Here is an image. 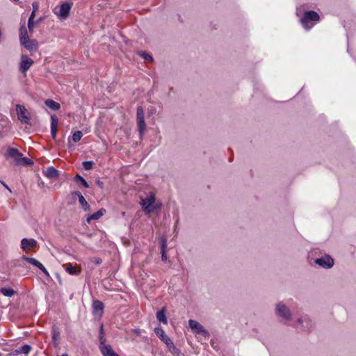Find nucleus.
<instances>
[{
	"label": "nucleus",
	"instance_id": "obj_41",
	"mask_svg": "<svg viewBox=\"0 0 356 356\" xmlns=\"http://www.w3.org/2000/svg\"><path fill=\"white\" fill-rule=\"evenodd\" d=\"M298 322H299V323H302V319H301V318L298 319Z\"/></svg>",
	"mask_w": 356,
	"mask_h": 356
},
{
	"label": "nucleus",
	"instance_id": "obj_1",
	"mask_svg": "<svg viewBox=\"0 0 356 356\" xmlns=\"http://www.w3.org/2000/svg\"><path fill=\"white\" fill-rule=\"evenodd\" d=\"M319 20V15L315 11L309 10L304 12L300 19V23L306 30H309Z\"/></svg>",
	"mask_w": 356,
	"mask_h": 356
},
{
	"label": "nucleus",
	"instance_id": "obj_36",
	"mask_svg": "<svg viewBox=\"0 0 356 356\" xmlns=\"http://www.w3.org/2000/svg\"><path fill=\"white\" fill-rule=\"evenodd\" d=\"M32 6H33V11L36 13L38 11V8H39L38 3L33 2L32 3Z\"/></svg>",
	"mask_w": 356,
	"mask_h": 356
},
{
	"label": "nucleus",
	"instance_id": "obj_12",
	"mask_svg": "<svg viewBox=\"0 0 356 356\" xmlns=\"http://www.w3.org/2000/svg\"><path fill=\"white\" fill-rule=\"evenodd\" d=\"M92 313L95 316H98L99 317L102 316L104 313V305L102 301L99 300H94L92 302Z\"/></svg>",
	"mask_w": 356,
	"mask_h": 356
},
{
	"label": "nucleus",
	"instance_id": "obj_22",
	"mask_svg": "<svg viewBox=\"0 0 356 356\" xmlns=\"http://www.w3.org/2000/svg\"><path fill=\"white\" fill-rule=\"evenodd\" d=\"M29 38V36L28 35V31H27V29H26L25 24H24L20 26V29H19L20 42H22L26 40H28Z\"/></svg>",
	"mask_w": 356,
	"mask_h": 356
},
{
	"label": "nucleus",
	"instance_id": "obj_30",
	"mask_svg": "<svg viewBox=\"0 0 356 356\" xmlns=\"http://www.w3.org/2000/svg\"><path fill=\"white\" fill-rule=\"evenodd\" d=\"M33 162L31 161V160L29 158H26V157H22L20 158L19 159V161L18 162L17 165H31L32 164Z\"/></svg>",
	"mask_w": 356,
	"mask_h": 356
},
{
	"label": "nucleus",
	"instance_id": "obj_10",
	"mask_svg": "<svg viewBox=\"0 0 356 356\" xmlns=\"http://www.w3.org/2000/svg\"><path fill=\"white\" fill-rule=\"evenodd\" d=\"M315 262L324 268H331L334 265L333 259L328 255L316 259Z\"/></svg>",
	"mask_w": 356,
	"mask_h": 356
},
{
	"label": "nucleus",
	"instance_id": "obj_17",
	"mask_svg": "<svg viewBox=\"0 0 356 356\" xmlns=\"http://www.w3.org/2000/svg\"><path fill=\"white\" fill-rule=\"evenodd\" d=\"M6 155L9 157L14 159V160L16 162V164L18 163L21 156H22V154L20 153L17 149L10 147L8 148Z\"/></svg>",
	"mask_w": 356,
	"mask_h": 356
},
{
	"label": "nucleus",
	"instance_id": "obj_13",
	"mask_svg": "<svg viewBox=\"0 0 356 356\" xmlns=\"http://www.w3.org/2000/svg\"><path fill=\"white\" fill-rule=\"evenodd\" d=\"M22 259L25 261H26L30 264H32L36 267H38L39 269H40L46 275L49 276V274L47 271V270L45 268V267L43 266L42 263H40L39 261L35 259V258L31 257H27L26 256H23Z\"/></svg>",
	"mask_w": 356,
	"mask_h": 356
},
{
	"label": "nucleus",
	"instance_id": "obj_14",
	"mask_svg": "<svg viewBox=\"0 0 356 356\" xmlns=\"http://www.w3.org/2000/svg\"><path fill=\"white\" fill-rule=\"evenodd\" d=\"M277 313L285 318L286 320H289L291 318V312L286 308L285 305L282 303H279L277 305Z\"/></svg>",
	"mask_w": 356,
	"mask_h": 356
},
{
	"label": "nucleus",
	"instance_id": "obj_16",
	"mask_svg": "<svg viewBox=\"0 0 356 356\" xmlns=\"http://www.w3.org/2000/svg\"><path fill=\"white\" fill-rule=\"evenodd\" d=\"M21 44L30 51H35L38 49V42L36 40H31L29 38L22 42Z\"/></svg>",
	"mask_w": 356,
	"mask_h": 356
},
{
	"label": "nucleus",
	"instance_id": "obj_5",
	"mask_svg": "<svg viewBox=\"0 0 356 356\" xmlns=\"http://www.w3.org/2000/svg\"><path fill=\"white\" fill-rule=\"evenodd\" d=\"M137 127L140 136L142 138L146 130V124L145 122L143 108L140 106L137 108Z\"/></svg>",
	"mask_w": 356,
	"mask_h": 356
},
{
	"label": "nucleus",
	"instance_id": "obj_6",
	"mask_svg": "<svg viewBox=\"0 0 356 356\" xmlns=\"http://www.w3.org/2000/svg\"><path fill=\"white\" fill-rule=\"evenodd\" d=\"M188 325L194 333L202 334L204 337H209V332L197 321L189 320Z\"/></svg>",
	"mask_w": 356,
	"mask_h": 356
},
{
	"label": "nucleus",
	"instance_id": "obj_4",
	"mask_svg": "<svg viewBox=\"0 0 356 356\" xmlns=\"http://www.w3.org/2000/svg\"><path fill=\"white\" fill-rule=\"evenodd\" d=\"M154 332L159 338L165 342L170 353H172L173 355L179 354V349L177 348L172 341L165 334V332L163 329L157 327L155 328Z\"/></svg>",
	"mask_w": 356,
	"mask_h": 356
},
{
	"label": "nucleus",
	"instance_id": "obj_38",
	"mask_svg": "<svg viewBox=\"0 0 356 356\" xmlns=\"http://www.w3.org/2000/svg\"><path fill=\"white\" fill-rule=\"evenodd\" d=\"M35 12H33L32 11L29 18V20H32V21H34V18H35Z\"/></svg>",
	"mask_w": 356,
	"mask_h": 356
},
{
	"label": "nucleus",
	"instance_id": "obj_11",
	"mask_svg": "<svg viewBox=\"0 0 356 356\" xmlns=\"http://www.w3.org/2000/svg\"><path fill=\"white\" fill-rule=\"evenodd\" d=\"M63 267L67 273L72 275H78L81 272L80 266L77 264L73 265L71 263H67L63 264Z\"/></svg>",
	"mask_w": 356,
	"mask_h": 356
},
{
	"label": "nucleus",
	"instance_id": "obj_15",
	"mask_svg": "<svg viewBox=\"0 0 356 356\" xmlns=\"http://www.w3.org/2000/svg\"><path fill=\"white\" fill-rule=\"evenodd\" d=\"M37 241L34 238H24L21 241V248L23 250H29L31 248L35 247Z\"/></svg>",
	"mask_w": 356,
	"mask_h": 356
},
{
	"label": "nucleus",
	"instance_id": "obj_26",
	"mask_svg": "<svg viewBox=\"0 0 356 356\" xmlns=\"http://www.w3.org/2000/svg\"><path fill=\"white\" fill-rule=\"evenodd\" d=\"M0 292L6 297H12L16 293L11 287H3L0 289Z\"/></svg>",
	"mask_w": 356,
	"mask_h": 356
},
{
	"label": "nucleus",
	"instance_id": "obj_33",
	"mask_svg": "<svg viewBox=\"0 0 356 356\" xmlns=\"http://www.w3.org/2000/svg\"><path fill=\"white\" fill-rule=\"evenodd\" d=\"M139 54H140V56L141 57H143L146 60H149V61H152L153 60V58H152V56H150L149 54H148L145 51H141V52L139 53Z\"/></svg>",
	"mask_w": 356,
	"mask_h": 356
},
{
	"label": "nucleus",
	"instance_id": "obj_25",
	"mask_svg": "<svg viewBox=\"0 0 356 356\" xmlns=\"http://www.w3.org/2000/svg\"><path fill=\"white\" fill-rule=\"evenodd\" d=\"M165 312V307H163L161 310L159 311L156 313V318L159 322L163 323V324L166 325L168 323V320H167Z\"/></svg>",
	"mask_w": 356,
	"mask_h": 356
},
{
	"label": "nucleus",
	"instance_id": "obj_37",
	"mask_svg": "<svg viewBox=\"0 0 356 356\" xmlns=\"http://www.w3.org/2000/svg\"><path fill=\"white\" fill-rule=\"evenodd\" d=\"M96 184H97L99 188H103V187H104V183H103L102 181H100V180H97V181H96Z\"/></svg>",
	"mask_w": 356,
	"mask_h": 356
},
{
	"label": "nucleus",
	"instance_id": "obj_34",
	"mask_svg": "<svg viewBox=\"0 0 356 356\" xmlns=\"http://www.w3.org/2000/svg\"><path fill=\"white\" fill-rule=\"evenodd\" d=\"M35 24H36L35 23L34 21L28 20V29L31 33H33Z\"/></svg>",
	"mask_w": 356,
	"mask_h": 356
},
{
	"label": "nucleus",
	"instance_id": "obj_24",
	"mask_svg": "<svg viewBox=\"0 0 356 356\" xmlns=\"http://www.w3.org/2000/svg\"><path fill=\"white\" fill-rule=\"evenodd\" d=\"M45 105L53 111H58L60 106V104L51 99H48L44 102Z\"/></svg>",
	"mask_w": 356,
	"mask_h": 356
},
{
	"label": "nucleus",
	"instance_id": "obj_18",
	"mask_svg": "<svg viewBox=\"0 0 356 356\" xmlns=\"http://www.w3.org/2000/svg\"><path fill=\"white\" fill-rule=\"evenodd\" d=\"M51 134L52 138L54 140H55L56 138L57 127H58V119L55 115H53L51 116Z\"/></svg>",
	"mask_w": 356,
	"mask_h": 356
},
{
	"label": "nucleus",
	"instance_id": "obj_2",
	"mask_svg": "<svg viewBox=\"0 0 356 356\" xmlns=\"http://www.w3.org/2000/svg\"><path fill=\"white\" fill-rule=\"evenodd\" d=\"M140 204L147 214L155 212L161 206L160 203L156 202V197L153 193H151L149 197L147 198H142Z\"/></svg>",
	"mask_w": 356,
	"mask_h": 356
},
{
	"label": "nucleus",
	"instance_id": "obj_23",
	"mask_svg": "<svg viewBox=\"0 0 356 356\" xmlns=\"http://www.w3.org/2000/svg\"><path fill=\"white\" fill-rule=\"evenodd\" d=\"M106 213V210L104 209H101L97 212L92 213L87 218L88 222H90L92 220H98L99 219L104 213Z\"/></svg>",
	"mask_w": 356,
	"mask_h": 356
},
{
	"label": "nucleus",
	"instance_id": "obj_21",
	"mask_svg": "<svg viewBox=\"0 0 356 356\" xmlns=\"http://www.w3.org/2000/svg\"><path fill=\"white\" fill-rule=\"evenodd\" d=\"M74 195H76L79 198V202L84 210H87L89 209V204L83 196V195L79 191H75L72 193Z\"/></svg>",
	"mask_w": 356,
	"mask_h": 356
},
{
	"label": "nucleus",
	"instance_id": "obj_9",
	"mask_svg": "<svg viewBox=\"0 0 356 356\" xmlns=\"http://www.w3.org/2000/svg\"><path fill=\"white\" fill-rule=\"evenodd\" d=\"M72 8V4L68 2H65L60 5L58 11L54 10V13L60 19H66L70 14Z\"/></svg>",
	"mask_w": 356,
	"mask_h": 356
},
{
	"label": "nucleus",
	"instance_id": "obj_8",
	"mask_svg": "<svg viewBox=\"0 0 356 356\" xmlns=\"http://www.w3.org/2000/svg\"><path fill=\"white\" fill-rule=\"evenodd\" d=\"M16 111L18 119L24 124H29L30 115L25 106L18 104L16 106Z\"/></svg>",
	"mask_w": 356,
	"mask_h": 356
},
{
	"label": "nucleus",
	"instance_id": "obj_3",
	"mask_svg": "<svg viewBox=\"0 0 356 356\" xmlns=\"http://www.w3.org/2000/svg\"><path fill=\"white\" fill-rule=\"evenodd\" d=\"M99 338L100 341L99 350L103 356H120L113 350L111 346L104 345V343L106 342V339L104 338L103 325H102L100 327Z\"/></svg>",
	"mask_w": 356,
	"mask_h": 356
},
{
	"label": "nucleus",
	"instance_id": "obj_29",
	"mask_svg": "<svg viewBox=\"0 0 356 356\" xmlns=\"http://www.w3.org/2000/svg\"><path fill=\"white\" fill-rule=\"evenodd\" d=\"M82 136H83L82 132L81 131H76L72 135V140L74 143H78L79 141H80Z\"/></svg>",
	"mask_w": 356,
	"mask_h": 356
},
{
	"label": "nucleus",
	"instance_id": "obj_31",
	"mask_svg": "<svg viewBox=\"0 0 356 356\" xmlns=\"http://www.w3.org/2000/svg\"><path fill=\"white\" fill-rule=\"evenodd\" d=\"M94 163L92 161H83L82 165L86 170H90L92 168Z\"/></svg>",
	"mask_w": 356,
	"mask_h": 356
},
{
	"label": "nucleus",
	"instance_id": "obj_39",
	"mask_svg": "<svg viewBox=\"0 0 356 356\" xmlns=\"http://www.w3.org/2000/svg\"><path fill=\"white\" fill-rule=\"evenodd\" d=\"M41 20H42L41 19H39L38 20H37L36 22H35V23L36 24H38L39 22H41Z\"/></svg>",
	"mask_w": 356,
	"mask_h": 356
},
{
	"label": "nucleus",
	"instance_id": "obj_35",
	"mask_svg": "<svg viewBox=\"0 0 356 356\" xmlns=\"http://www.w3.org/2000/svg\"><path fill=\"white\" fill-rule=\"evenodd\" d=\"M90 261L96 265H99L102 262V259L99 257H92L91 258Z\"/></svg>",
	"mask_w": 356,
	"mask_h": 356
},
{
	"label": "nucleus",
	"instance_id": "obj_32",
	"mask_svg": "<svg viewBox=\"0 0 356 356\" xmlns=\"http://www.w3.org/2000/svg\"><path fill=\"white\" fill-rule=\"evenodd\" d=\"M59 337H60V332H59L58 328L54 327L53 329V332H52V340H53V341L54 343H56V341L58 340Z\"/></svg>",
	"mask_w": 356,
	"mask_h": 356
},
{
	"label": "nucleus",
	"instance_id": "obj_7",
	"mask_svg": "<svg viewBox=\"0 0 356 356\" xmlns=\"http://www.w3.org/2000/svg\"><path fill=\"white\" fill-rule=\"evenodd\" d=\"M33 59L28 57L26 55H22L19 62V70L24 75H26L27 71L33 65Z\"/></svg>",
	"mask_w": 356,
	"mask_h": 356
},
{
	"label": "nucleus",
	"instance_id": "obj_27",
	"mask_svg": "<svg viewBox=\"0 0 356 356\" xmlns=\"http://www.w3.org/2000/svg\"><path fill=\"white\" fill-rule=\"evenodd\" d=\"M165 248H166V240L163 239L162 240V244H161V259L163 261L166 262L168 257L165 252Z\"/></svg>",
	"mask_w": 356,
	"mask_h": 356
},
{
	"label": "nucleus",
	"instance_id": "obj_19",
	"mask_svg": "<svg viewBox=\"0 0 356 356\" xmlns=\"http://www.w3.org/2000/svg\"><path fill=\"white\" fill-rule=\"evenodd\" d=\"M43 174L49 179L57 178L59 176V171L51 166L44 170Z\"/></svg>",
	"mask_w": 356,
	"mask_h": 356
},
{
	"label": "nucleus",
	"instance_id": "obj_28",
	"mask_svg": "<svg viewBox=\"0 0 356 356\" xmlns=\"http://www.w3.org/2000/svg\"><path fill=\"white\" fill-rule=\"evenodd\" d=\"M74 181L77 183L80 182L84 188H87L89 187V185H88V182L86 181V180L83 177H82L80 175H76L74 177Z\"/></svg>",
	"mask_w": 356,
	"mask_h": 356
},
{
	"label": "nucleus",
	"instance_id": "obj_20",
	"mask_svg": "<svg viewBox=\"0 0 356 356\" xmlns=\"http://www.w3.org/2000/svg\"><path fill=\"white\" fill-rule=\"evenodd\" d=\"M31 349L32 348H31V346H29L28 344H25V345H24L22 346H20L18 348L15 349L10 354L12 355H19V354L27 355V354H29L30 353Z\"/></svg>",
	"mask_w": 356,
	"mask_h": 356
},
{
	"label": "nucleus",
	"instance_id": "obj_40",
	"mask_svg": "<svg viewBox=\"0 0 356 356\" xmlns=\"http://www.w3.org/2000/svg\"><path fill=\"white\" fill-rule=\"evenodd\" d=\"M3 186H4L7 189H8L9 191H10V189L8 188V186L6 184H3Z\"/></svg>",
	"mask_w": 356,
	"mask_h": 356
}]
</instances>
